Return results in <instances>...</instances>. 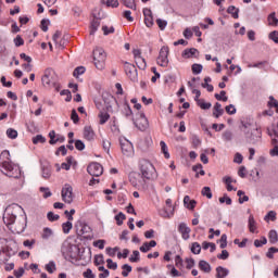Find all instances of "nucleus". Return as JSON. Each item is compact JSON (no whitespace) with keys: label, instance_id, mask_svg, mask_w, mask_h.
<instances>
[{"label":"nucleus","instance_id":"1","mask_svg":"<svg viewBox=\"0 0 278 278\" xmlns=\"http://www.w3.org/2000/svg\"><path fill=\"white\" fill-rule=\"evenodd\" d=\"M3 223L11 229L13 233H23L27 228V215L23 206L18 204H11L7 206L3 214Z\"/></svg>","mask_w":278,"mask_h":278},{"label":"nucleus","instance_id":"2","mask_svg":"<svg viewBox=\"0 0 278 278\" xmlns=\"http://www.w3.org/2000/svg\"><path fill=\"white\" fill-rule=\"evenodd\" d=\"M0 170L7 175V177H13L18 179L21 177V167L14 165L10 160V151L5 150L0 155Z\"/></svg>","mask_w":278,"mask_h":278},{"label":"nucleus","instance_id":"3","mask_svg":"<svg viewBox=\"0 0 278 278\" xmlns=\"http://www.w3.org/2000/svg\"><path fill=\"white\" fill-rule=\"evenodd\" d=\"M41 84L45 88H55L60 92V84H58V74L53 68H46L41 77Z\"/></svg>","mask_w":278,"mask_h":278},{"label":"nucleus","instance_id":"4","mask_svg":"<svg viewBox=\"0 0 278 278\" xmlns=\"http://www.w3.org/2000/svg\"><path fill=\"white\" fill-rule=\"evenodd\" d=\"M108 54L103 48H96L93 50V64L98 71H103L105 68V60Z\"/></svg>","mask_w":278,"mask_h":278},{"label":"nucleus","instance_id":"5","mask_svg":"<svg viewBox=\"0 0 278 278\" xmlns=\"http://www.w3.org/2000/svg\"><path fill=\"white\" fill-rule=\"evenodd\" d=\"M140 173L143 179H153L155 177V167L148 160H141Z\"/></svg>","mask_w":278,"mask_h":278},{"label":"nucleus","instance_id":"6","mask_svg":"<svg viewBox=\"0 0 278 278\" xmlns=\"http://www.w3.org/2000/svg\"><path fill=\"white\" fill-rule=\"evenodd\" d=\"M61 197H62V201H64V203L71 204L73 203V186L65 184L62 188L61 191Z\"/></svg>","mask_w":278,"mask_h":278},{"label":"nucleus","instance_id":"7","mask_svg":"<svg viewBox=\"0 0 278 278\" xmlns=\"http://www.w3.org/2000/svg\"><path fill=\"white\" fill-rule=\"evenodd\" d=\"M156 63L163 68H166V66H168V47L161 48Z\"/></svg>","mask_w":278,"mask_h":278},{"label":"nucleus","instance_id":"8","mask_svg":"<svg viewBox=\"0 0 278 278\" xmlns=\"http://www.w3.org/2000/svg\"><path fill=\"white\" fill-rule=\"evenodd\" d=\"M119 143L123 155H126V157H131V155H134V144L127 139H121Z\"/></svg>","mask_w":278,"mask_h":278},{"label":"nucleus","instance_id":"9","mask_svg":"<svg viewBox=\"0 0 278 278\" xmlns=\"http://www.w3.org/2000/svg\"><path fill=\"white\" fill-rule=\"evenodd\" d=\"M124 68L130 81H138V70L136 68V65L126 62Z\"/></svg>","mask_w":278,"mask_h":278},{"label":"nucleus","instance_id":"10","mask_svg":"<svg viewBox=\"0 0 278 278\" xmlns=\"http://www.w3.org/2000/svg\"><path fill=\"white\" fill-rule=\"evenodd\" d=\"M87 173H89L91 177H101V175H103V166L99 163H91L87 167Z\"/></svg>","mask_w":278,"mask_h":278},{"label":"nucleus","instance_id":"11","mask_svg":"<svg viewBox=\"0 0 278 278\" xmlns=\"http://www.w3.org/2000/svg\"><path fill=\"white\" fill-rule=\"evenodd\" d=\"M135 125L140 131H147L149 129V119H147L144 113L139 114V117L135 121Z\"/></svg>","mask_w":278,"mask_h":278},{"label":"nucleus","instance_id":"12","mask_svg":"<svg viewBox=\"0 0 278 278\" xmlns=\"http://www.w3.org/2000/svg\"><path fill=\"white\" fill-rule=\"evenodd\" d=\"M129 181L134 188H140L141 186H144V180H142V177L138 173H131L129 175Z\"/></svg>","mask_w":278,"mask_h":278},{"label":"nucleus","instance_id":"13","mask_svg":"<svg viewBox=\"0 0 278 278\" xmlns=\"http://www.w3.org/2000/svg\"><path fill=\"white\" fill-rule=\"evenodd\" d=\"M178 231L179 233H181L182 240H190V231L192 230L190 229V227H188L186 223L179 224Z\"/></svg>","mask_w":278,"mask_h":278},{"label":"nucleus","instance_id":"14","mask_svg":"<svg viewBox=\"0 0 278 278\" xmlns=\"http://www.w3.org/2000/svg\"><path fill=\"white\" fill-rule=\"evenodd\" d=\"M143 16H144L146 27H153V12H151V9L144 8Z\"/></svg>","mask_w":278,"mask_h":278},{"label":"nucleus","instance_id":"15","mask_svg":"<svg viewBox=\"0 0 278 278\" xmlns=\"http://www.w3.org/2000/svg\"><path fill=\"white\" fill-rule=\"evenodd\" d=\"M166 205H168V207L172 208L170 212H168V210H163L160 212V215L163 217V218H170L174 214H175V207H173V200L170 199H167L165 201Z\"/></svg>","mask_w":278,"mask_h":278},{"label":"nucleus","instance_id":"16","mask_svg":"<svg viewBox=\"0 0 278 278\" xmlns=\"http://www.w3.org/2000/svg\"><path fill=\"white\" fill-rule=\"evenodd\" d=\"M223 114H225V110L223 109V105L220 103L216 102L213 108V116L215 118H220V116H223Z\"/></svg>","mask_w":278,"mask_h":278},{"label":"nucleus","instance_id":"17","mask_svg":"<svg viewBox=\"0 0 278 278\" xmlns=\"http://www.w3.org/2000/svg\"><path fill=\"white\" fill-rule=\"evenodd\" d=\"M84 138L86 140H94V130L91 126H85L84 128Z\"/></svg>","mask_w":278,"mask_h":278},{"label":"nucleus","instance_id":"18","mask_svg":"<svg viewBox=\"0 0 278 278\" xmlns=\"http://www.w3.org/2000/svg\"><path fill=\"white\" fill-rule=\"evenodd\" d=\"M184 205L187 210H194V207H197V201L190 200V195H185Z\"/></svg>","mask_w":278,"mask_h":278},{"label":"nucleus","instance_id":"19","mask_svg":"<svg viewBox=\"0 0 278 278\" xmlns=\"http://www.w3.org/2000/svg\"><path fill=\"white\" fill-rule=\"evenodd\" d=\"M41 176L43 179H49L51 177V165L45 164L41 166Z\"/></svg>","mask_w":278,"mask_h":278},{"label":"nucleus","instance_id":"20","mask_svg":"<svg viewBox=\"0 0 278 278\" xmlns=\"http://www.w3.org/2000/svg\"><path fill=\"white\" fill-rule=\"evenodd\" d=\"M199 268L202 270V273H212V265L207 263V261H200L199 262Z\"/></svg>","mask_w":278,"mask_h":278},{"label":"nucleus","instance_id":"21","mask_svg":"<svg viewBox=\"0 0 278 278\" xmlns=\"http://www.w3.org/2000/svg\"><path fill=\"white\" fill-rule=\"evenodd\" d=\"M197 53H199V50H197L195 48L186 49L182 52V58H185V59L194 58L197 55Z\"/></svg>","mask_w":278,"mask_h":278},{"label":"nucleus","instance_id":"22","mask_svg":"<svg viewBox=\"0 0 278 278\" xmlns=\"http://www.w3.org/2000/svg\"><path fill=\"white\" fill-rule=\"evenodd\" d=\"M229 275V269L223 267V266H218L216 267V277L217 278H225Z\"/></svg>","mask_w":278,"mask_h":278},{"label":"nucleus","instance_id":"23","mask_svg":"<svg viewBox=\"0 0 278 278\" xmlns=\"http://www.w3.org/2000/svg\"><path fill=\"white\" fill-rule=\"evenodd\" d=\"M223 181H224V184H226V188H227L228 192L236 190L233 188V186H231V184H233V181H236V180H233L232 177L226 176L223 178Z\"/></svg>","mask_w":278,"mask_h":278},{"label":"nucleus","instance_id":"24","mask_svg":"<svg viewBox=\"0 0 278 278\" xmlns=\"http://www.w3.org/2000/svg\"><path fill=\"white\" fill-rule=\"evenodd\" d=\"M267 23L268 25H270L271 27H277L278 25V18L275 12L270 13L267 17Z\"/></svg>","mask_w":278,"mask_h":278},{"label":"nucleus","instance_id":"25","mask_svg":"<svg viewBox=\"0 0 278 278\" xmlns=\"http://www.w3.org/2000/svg\"><path fill=\"white\" fill-rule=\"evenodd\" d=\"M91 229L88 225H83L81 228L78 230V236H84V238H89Z\"/></svg>","mask_w":278,"mask_h":278},{"label":"nucleus","instance_id":"26","mask_svg":"<svg viewBox=\"0 0 278 278\" xmlns=\"http://www.w3.org/2000/svg\"><path fill=\"white\" fill-rule=\"evenodd\" d=\"M123 114L126 118H132L134 112L131 111V106H129V104L127 103L124 104Z\"/></svg>","mask_w":278,"mask_h":278},{"label":"nucleus","instance_id":"27","mask_svg":"<svg viewBox=\"0 0 278 278\" xmlns=\"http://www.w3.org/2000/svg\"><path fill=\"white\" fill-rule=\"evenodd\" d=\"M161 151L166 160L170 159V153H168V146H166V142L161 141L160 142Z\"/></svg>","mask_w":278,"mask_h":278},{"label":"nucleus","instance_id":"28","mask_svg":"<svg viewBox=\"0 0 278 278\" xmlns=\"http://www.w3.org/2000/svg\"><path fill=\"white\" fill-rule=\"evenodd\" d=\"M249 229L251 233H255L257 229V223H255V218L252 215L249 217Z\"/></svg>","mask_w":278,"mask_h":278},{"label":"nucleus","instance_id":"29","mask_svg":"<svg viewBox=\"0 0 278 278\" xmlns=\"http://www.w3.org/2000/svg\"><path fill=\"white\" fill-rule=\"evenodd\" d=\"M98 116L100 118V125H105L106 121H110V114L108 112L101 111Z\"/></svg>","mask_w":278,"mask_h":278},{"label":"nucleus","instance_id":"30","mask_svg":"<svg viewBox=\"0 0 278 278\" xmlns=\"http://www.w3.org/2000/svg\"><path fill=\"white\" fill-rule=\"evenodd\" d=\"M53 236V230L49 227L43 228V231L41 233V238L43 240H49Z\"/></svg>","mask_w":278,"mask_h":278},{"label":"nucleus","instance_id":"31","mask_svg":"<svg viewBox=\"0 0 278 278\" xmlns=\"http://www.w3.org/2000/svg\"><path fill=\"white\" fill-rule=\"evenodd\" d=\"M215 99L217 101H224L225 103L229 100L225 90H222L219 93H215Z\"/></svg>","mask_w":278,"mask_h":278},{"label":"nucleus","instance_id":"32","mask_svg":"<svg viewBox=\"0 0 278 278\" xmlns=\"http://www.w3.org/2000/svg\"><path fill=\"white\" fill-rule=\"evenodd\" d=\"M197 103L201 110H210L212 108V103L205 102L203 99L197 100Z\"/></svg>","mask_w":278,"mask_h":278},{"label":"nucleus","instance_id":"33","mask_svg":"<svg viewBox=\"0 0 278 278\" xmlns=\"http://www.w3.org/2000/svg\"><path fill=\"white\" fill-rule=\"evenodd\" d=\"M269 242L271 244H277L278 242V235L276 230H270L268 233Z\"/></svg>","mask_w":278,"mask_h":278},{"label":"nucleus","instance_id":"34","mask_svg":"<svg viewBox=\"0 0 278 278\" xmlns=\"http://www.w3.org/2000/svg\"><path fill=\"white\" fill-rule=\"evenodd\" d=\"M70 251H72L70 257L72 260H77V256L79 255V248L77 245H72L70 247Z\"/></svg>","mask_w":278,"mask_h":278},{"label":"nucleus","instance_id":"35","mask_svg":"<svg viewBox=\"0 0 278 278\" xmlns=\"http://www.w3.org/2000/svg\"><path fill=\"white\" fill-rule=\"evenodd\" d=\"M138 68H140L141 71H144V68H147V60H144V58H140V59H136L135 60Z\"/></svg>","mask_w":278,"mask_h":278},{"label":"nucleus","instance_id":"36","mask_svg":"<svg viewBox=\"0 0 278 278\" xmlns=\"http://www.w3.org/2000/svg\"><path fill=\"white\" fill-rule=\"evenodd\" d=\"M227 12H228V14H231V16H232L233 18H239L238 13L240 12V9H237L236 7L230 5V7L227 9Z\"/></svg>","mask_w":278,"mask_h":278},{"label":"nucleus","instance_id":"37","mask_svg":"<svg viewBox=\"0 0 278 278\" xmlns=\"http://www.w3.org/2000/svg\"><path fill=\"white\" fill-rule=\"evenodd\" d=\"M122 276L123 277H129V273H131L132 268H131V265L129 264H124L122 266Z\"/></svg>","mask_w":278,"mask_h":278},{"label":"nucleus","instance_id":"38","mask_svg":"<svg viewBox=\"0 0 278 278\" xmlns=\"http://www.w3.org/2000/svg\"><path fill=\"white\" fill-rule=\"evenodd\" d=\"M191 253L199 255L201 253V244L199 242H193L191 244Z\"/></svg>","mask_w":278,"mask_h":278},{"label":"nucleus","instance_id":"39","mask_svg":"<svg viewBox=\"0 0 278 278\" xmlns=\"http://www.w3.org/2000/svg\"><path fill=\"white\" fill-rule=\"evenodd\" d=\"M129 262H132V263L140 262V252L138 250L132 251V255H130Z\"/></svg>","mask_w":278,"mask_h":278},{"label":"nucleus","instance_id":"40","mask_svg":"<svg viewBox=\"0 0 278 278\" xmlns=\"http://www.w3.org/2000/svg\"><path fill=\"white\" fill-rule=\"evenodd\" d=\"M7 136H8V138H11V140H15V138H18V131H16L13 128H9L7 130Z\"/></svg>","mask_w":278,"mask_h":278},{"label":"nucleus","instance_id":"41","mask_svg":"<svg viewBox=\"0 0 278 278\" xmlns=\"http://www.w3.org/2000/svg\"><path fill=\"white\" fill-rule=\"evenodd\" d=\"M63 233H71V229H73V223L66 222L62 224Z\"/></svg>","mask_w":278,"mask_h":278},{"label":"nucleus","instance_id":"42","mask_svg":"<svg viewBox=\"0 0 278 278\" xmlns=\"http://www.w3.org/2000/svg\"><path fill=\"white\" fill-rule=\"evenodd\" d=\"M45 142H47V139L42 136V135H37L36 137L33 138V143L34 144H45Z\"/></svg>","mask_w":278,"mask_h":278},{"label":"nucleus","instance_id":"43","mask_svg":"<svg viewBox=\"0 0 278 278\" xmlns=\"http://www.w3.org/2000/svg\"><path fill=\"white\" fill-rule=\"evenodd\" d=\"M46 270L48 273H50V275H53V273H55V262L50 261L47 265H46Z\"/></svg>","mask_w":278,"mask_h":278},{"label":"nucleus","instance_id":"44","mask_svg":"<svg viewBox=\"0 0 278 278\" xmlns=\"http://www.w3.org/2000/svg\"><path fill=\"white\" fill-rule=\"evenodd\" d=\"M202 71H203V65L197 64V63L192 65L193 75H201Z\"/></svg>","mask_w":278,"mask_h":278},{"label":"nucleus","instance_id":"45","mask_svg":"<svg viewBox=\"0 0 278 278\" xmlns=\"http://www.w3.org/2000/svg\"><path fill=\"white\" fill-rule=\"evenodd\" d=\"M267 242H268V240L266 239V237H262L261 239H256L254 241V247L260 249V247H264V244H266Z\"/></svg>","mask_w":278,"mask_h":278},{"label":"nucleus","instance_id":"46","mask_svg":"<svg viewBox=\"0 0 278 278\" xmlns=\"http://www.w3.org/2000/svg\"><path fill=\"white\" fill-rule=\"evenodd\" d=\"M237 195L239 197V203H247V201H249V198H248V195H244V191H242V190H239L238 192H237Z\"/></svg>","mask_w":278,"mask_h":278},{"label":"nucleus","instance_id":"47","mask_svg":"<svg viewBox=\"0 0 278 278\" xmlns=\"http://www.w3.org/2000/svg\"><path fill=\"white\" fill-rule=\"evenodd\" d=\"M40 192H42L43 194V199H49V197H51L53 193H51V190L49 189V187H40Z\"/></svg>","mask_w":278,"mask_h":278},{"label":"nucleus","instance_id":"48","mask_svg":"<svg viewBox=\"0 0 278 278\" xmlns=\"http://www.w3.org/2000/svg\"><path fill=\"white\" fill-rule=\"evenodd\" d=\"M106 266L110 270H116V268H118V264L112 261V258L106 260Z\"/></svg>","mask_w":278,"mask_h":278},{"label":"nucleus","instance_id":"49","mask_svg":"<svg viewBox=\"0 0 278 278\" xmlns=\"http://www.w3.org/2000/svg\"><path fill=\"white\" fill-rule=\"evenodd\" d=\"M84 73H86V67H84V66H78V67H76V68L74 70L73 75H74L75 77H79V75H84Z\"/></svg>","mask_w":278,"mask_h":278},{"label":"nucleus","instance_id":"50","mask_svg":"<svg viewBox=\"0 0 278 278\" xmlns=\"http://www.w3.org/2000/svg\"><path fill=\"white\" fill-rule=\"evenodd\" d=\"M175 266L181 270L184 268V258L180 255H176L175 257Z\"/></svg>","mask_w":278,"mask_h":278},{"label":"nucleus","instance_id":"51","mask_svg":"<svg viewBox=\"0 0 278 278\" xmlns=\"http://www.w3.org/2000/svg\"><path fill=\"white\" fill-rule=\"evenodd\" d=\"M191 142H192L194 149L201 147V139L199 138V136L193 135L191 137Z\"/></svg>","mask_w":278,"mask_h":278},{"label":"nucleus","instance_id":"52","mask_svg":"<svg viewBox=\"0 0 278 278\" xmlns=\"http://www.w3.org/2000/svg\"><path fill=\"white\" fill-rule=\"evenodd\" d=\"M202 197H206V199H212V189L210 187H204L202 189Z\"/></svg>","mask_w":278,"mask_h":278},{"label":"nucleus","instance_id":"53","mask_svg":"<svg viewBox=\"0 0 278 278\" xmlns=\"http://www.w3.org/2000/svg\"><path fill=\"white\" fill-rule=\"evenodd\" d=\"M122 1L126 8H129L130 10H136V2H134V0H122Z\"/></svg>","mask_w":278,"mask_h":278},{"label":"nucleus","instance_id":"54","mask_svg":"<svg viewBox=\"0 0 278 278\" xmlns=\"http://www.w3.org/2000/svg\"><path fill=\"white\" fill-rule=\"evenodd\" d=\"M94 264L96 266H101L102 264H105V261L103 260V254L94 256Z\"/></svg>","mask_w":278,"mask_h":278},{"label":"nucleus","instance_id":"55","mask_svg":"<svg viewBox=\"0 0 278 278\" xmlns=\"http://www.w3.org/2000/svg\"><path fill=\"white\" fill-rule=\"evenodd\" d=\"M233 139V134L229 130H226L224 134H223V140H225L226 142H230V140Z\"/></svg>","mask_w":278,"mask_h":278},{"label":"nucleus","instance_id":"56","mask_svg":"<svg viewBox=\"0 0 278 278\" xmlns=\"http://www.w3.org/2000/svg\"><path fill=\"white\" fill-rule=\"evenodd\" d=\"M275 253H278V249L277 248H269L267 253H266V257H268L269 260H273V257H275Z\"/></svg>","mask_w":278,"mask_h":278},{"label":"nucleus","instance_id":"57","mask_svg":"<svg viewBox=\"0 0 278 278\" xmlns=\"http://www.w3.org/2000/svg\"><path fill=\"white\" fill-rule=\"evenodd\" d=\"M47 216H48V220H50V223H54V220H60V215H58L53 212H49Z\"/></svg>","mask_w":278,"mask_h":278},{"label":"nucleus","instance_id":"58","mask_svg":"<svg viewBox=\"0 0 278 278\" xmlns=\"http://www.w3.org/2000/svg\"><path fill=\"white\" fill-rule=\"evenodd\" d=\"M268 38H269V40H273V42L278 45V31L277 30L269 33Z\"/></svg>","mask_w":278,"mask_h":278},{"label":"nucleus","instance_id":"59","mask_svg":"<svg viewBox=\"0 0 278 278\" xmlns=\"http://www.w3.org/2000/svg\"><path fill=\"white\" fill-rule=\"evenodd\" d=\"M276 219H277V213L275 211H269L265 216V220H276Z\"/></svg>","mask_w":278,"mask_h":278},{"label":"nucleus","instance_id":"60","mask_svg":"<svg viewBox=\"0 0 278 278\" xmlns=\"http://www.w3.org/2000/svg\"><path fill=\"white\" fill-rule=\"evenodd\" d=\"M115 220H116L117 225L121 227V225H123V222L125 220V214L118 213L115 216Z\"/></svg>","mask_w":278,"mask_h":278},{"label":"nucleus","instance_id":"61","mask_svg":"<svg viewBox=\"0 0 278 278\" xmlns=\"http://www.w3.org/2000/svg\"><path fill=\"white\" fill-rule=\"evenodd\" d=\"M102 31L104 36H109V34H114V26H102Z\"/></svg>","mask_w":278,"mask_h":278},{"label":"nucleus","instance_id":"62","mask_svg":"<svg viewBox=\"0 0 278 278\" xmlns=\"http://www.w3.org/2000/svg\"><path fill=\"white\" fill-rule=\"evenodd\" d=\"M219 242L220 249H227V235H222Z\"/></svg>","mask_w":278,"mask_h":278},{"label":"nucleus","instance_id":"63","mask_svg":"<svg viewBox=\"0 0 278 278\" xmlns=\"http://www.w3.org/2000/svg\"><path fill=\"white\" fill-rule=\"evenodd\" d=\"M105 5L108 8H118L119 3H118V0H108L105 2Z\"/></svg>","mask_w":278,"mask_h":278},{"label":"nucleus","instance_id":"64","mask_svg":"<svg viewBox=\"0 0 278 278\" xmlns=\"http://www.w3.org/2000/svg\"><path fill=\"white\" fill-rule=\"evenodd\" d=\"M49 138H50V144H56V134H55V130H52L49 132Z\"/></svg>","mask_w":278,"mask_h":278}]
</instances>
